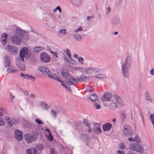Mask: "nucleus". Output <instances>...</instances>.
I'll return each mask as SVG.
<instances>
[{
	"label": "nucleus",
	"mask_w": 154,
	"mask_h": 154,
	"mask_svg": "<svg viewBox=\"0 0 154 154\" xmlns=\"http://www.w3.org/2000/svg\"><path fill=\"white\" fill-rule=\"evenodd\" d=\"M62 75L66 80V83L69 85H75L77 82L76 80L74 77L71 76L66 70H63L62 71Z\"/></svg>",
	"instance_id": "f257e3e1"
},
{
	"label": "nucleus",
	"mask_w": 154,
	"mask_h": 154,
	"mask_svg": "<svg viewBox=\"0 0 154 154\" xmlns=\"http://www.w3.org/2000/svg\"><path fill=\"white\" fill-rule=\"evenodd\" d=\"M38 135V132L34 131L30 134H25L24 135V139L27 143H29L37 139Z\"/></svg>",
	"instance_id": "f03ea898"
},
{
	"label": "nucleus",
	"mask_w": 154,
	"mask_h": 154,
	"mask_svg": "<svg viewBox=\"0 0 154 154\" xmlns=\"http://www.w3.org/2000/svg\"><path fill=\"white\" fill-rule=\"evenodd\" d=\"M121 102V98L118 96L115 95L112 97L111 102L109 105V108L111 109H114L117 108V104Z\"/></svg>",
	"instance_id": "7ed1b4c3"
},
{
	"label": "nucleus",
	"mask_w": 154,
	"mask_h": 154,
	"mask_svg": "<svg viewBox=\"0 0 154 154\" xmlns=\"http://www.w3.org/2000/svg\"><path fill=\"white\" fill-rule=\"evenodd\" d=\"M38 70L43 74L47 75L50 77L56 79H57L58 75L57 74H53L51 73L48 69L43 66H40L38 67Z\"/></svg>",
	"instance_id": "20e7f679"
},
{
	"label": "nucleus",
	"mask_w": 154,
	"mask_h": 154,
	"mask_svg": "<svg viewBox=\"0 0 154 154\" xmlns=\"http://www.w3.org/2000/svg\"><path fill=\"white\" fill-rule=\"evenodd\" d=\"M122 131L124 135L127 136H130L133 134L132 128L130 126L128 125L124 126Z\"/></svg>",
	"instance_id": "39448f33"
},
{
	"label": "nucleus",
	"mask_w": 154,
	"mask_h": 154,
	"mask_svg": "<svg viewBox=\"0 0 154 154\" xmlns=\"http://www.w3.org/2000/svg\"><path fill=\"white\" fill-rule=\"evenodd\" d=\"M129 149L137 152H142L143 151L142 147L138 143H133L131 144L129 146Z\"/></svg>",
	"instance_id": "423d86ee"
},
{
	"label": "nucleus",
	"mask_w": 154,
	"mask_h": 154,
	"mask_svg": "<svg viewBox=\"0 0 154 154\" xmlns=\"http://www.w3.org/2000/svg\"><path fill=\"white\" fill-rule=\"evenodd\" d=\"M28 51V49L26 47H24L22 48L20 52V57L21 58V60H23V57H25L26 58L29 57Z\"/></svg>",
	"instance_id": "0eeeda50"
},
{
	"label": "nucleus",
	"mask_w": 154,
	"mask_h": 154,
	"mask_svg": "<svg viewBox=\"0 0 154 154\" xmlns=\"http://www.w3.org/2000/svg\"><path fill=\"white\" fill-rule=\"evenodd\" d=\"M99 69L91 67H86L85 69L84 72L85 73L89 74L90 73H97L98 72L101 71Z\"/></svg>",
	"instance_id": "6e6552de"
},
{
	"label": "nucleus",
	"mask_w": 154,
	"mask_h": 154,
	"mask_svg": "<svg viewBox=\"0 0 154 154\" xmlns=\"http://www.w3.org/2000/svg\"><path fill=\"white\" fill-rule=\"evenodd\" d=\"M11 41L13 44L18 45L20 43V36L19 34H16L12 37Z\"/></svg>",
	"instance_id": "1a4fd4ad"
},
{
	"label": "nucleus",
	"mask_w": 154,
	"mask_h": 154,
	"mask_svg": "<svg viewBox=\"0 0 154 154\" xmlns=\"http://www.w3.org/2000/svg\"><path fill=\"white\" fill-rule=\"evenodd\" d=\"M5 119L6 120L8 125L9 127L12 126L13 124H16L19 122V119H13L11 120H10L9 118L7 116L5 117Z\"/></svg>",
	"instance_id": "9d476101"
},
{
	"label": "nucleus",
	"mask_w": 154,
	"mask_h": 154,
	"mask_svg": "<svg viewBox=\"0 0 154 154\" xmlns=\"http://www.w3.org/2000/svg\"><path fill=\"white\" fill-rule=\"evenodd\" d=\"M24 60H21L20 59H18L16 60V64L17 66L19 67L21 71H24L25 70V66L23 64Z\"/></svg>",
	"instance_id": "9b49d317"
},
{
	"label": "nucleus",
	"mask_w": 154,
	"mask_h": 154,
	"mask_svg": "<svg viewBox=\"0 0 154 154\" xmlns=\"http://www.w3.org/2000/svg\"><path fill=\"white\" fill-rule=\"evenodd\" d=\"M127 62L128 58H126L125 61V64H123L122 66V70L123 72L124 75L125 77H128V70L126 67L127 66Z\"/></svg>",
	"instance_id": "f8f14e48"
},
{
	"label": "nucleus",
	"mask_w": 154,
	"mask_h": 154,
	"mask_svg": "<svg viewBox=\"0 0 154 154\" xmlns=\"http://www.w3.org/2000/svg\"><path fill=\"white\" fill-rule=\"evenodd\" d=\"M112 98L111 94L108 92H106L104 94L101 98V100L103 102L109 101Z\"/></svg>",
	"instance_id": "ddd939ff"
},
{
	"label": "nucleus",
	"mask_w": 154,
	"mask_h": 154,
	"mask_svg": "<svg viewBox=\"0 0 154 154\" xmlns=\"http://www.w3.org/2000/svg\"><path fill=\"white\" fill-rule=\"evenodd\" d=\"M41 60L44 62L48 63L50 60V58L49 56L45 53H42L41 55Z\"/></svg>",
	"instance_id": "4468645a"
},
{
	"label": "nucleus",
	"mask_w": 154,
	"mask_h": 154,
	"mask_svg": "<svg viewBox=\"0 0 154 154\" xmlns=\"http://www.w3.org/2000/svg\"><path fill=\"white\" fill-rule=\"evenodd\" d=\"M11 60V58L8 56L5 55L4 59V63L5 67L9 66L10 64V61Z\"/></svg>",
	"instance_id": "2eb2a0df"
},
{
	"label": "nucleus",
	"mask_w": 154,
	"mask_h": 154,
	"mask_svg": "<svg viewBox=\"0 0 154 154\" xmlns=\"http://www.w3.org/2000/svg\"><path fill=\"white\" fill-rule=\"evenodd\" d=\"M22 133L21 131L18 130H16L15 132V137L18 140H21L23 139Z\"/></svg>",
	"instance_id": "dca6fc26"
},
{
	"label": "nucleus",
	"mask_w": 154,
	"mask_h": 154,
	"mask_svg": "<svg viewBox=\"0 0 154 154\" xmlns=\"http://www.w3.org/2000/svg\"><path fill=\"white\" fill-rule=\"evenodd\" d=\"M93 125L94 132L98 134L100 133L101 132V130L100 128V125L98 123H94L93 124Z\"/></svg>",
	"instance_id": "f3484780"
},
{
	"label": "nucleus",
	"mask_w": 154,
	"mask_h": 154,
	"mask_svg": "<svg viewBox=\"0 0 154 154\" xmlns=\"http://www.w3.org/2000/svg\"><path fill=\"white\" fill-rule=\"evenodd\" d=\"M7 50L11 53L16 54L18 52L17 48L16 47H13L11 45L7 46Z\"/></svg>",
	"instance_id": "a211bd4d"
},
{
	"label": "nucleus",
	"mask_w": 154,
	"mask_h": 154,
	"mask_svg": "<svg viewBox=\"0 0 154 154\" xmlns=\"http://www.w3.org/2000/svg\"><path fill=\"white\" fill-rule=\"evenodd\" d=\"M90 97L91 100L94 102H99L98 97L94 93L90 94Z\"/></svg>",
	"instance_id": "6ab92c4d"
},
{
	"label": "nucleus",
	"mask_w": 154,
	"mask_h": 154,
	"mask_svg": "<svg viewBox=\"0 0 154 154\" xmlns=\"http://www.w3.org/2000/svg\"><path fill=\"white\" fill-rule=\"evenodd\" d=\"M112 128V125L110 123H107L104 125L103 129L104 131H109Z\"/></svg>",
	"instance_id": "aec40b11"
},
{
	"label": "nucleus",
	"mask_w": 154,
	"mask_h": 154,
	"mask_svg": "<svg viewBox=\"0 0 154 154\" xmlns=\"http://www.w3.org/2000/svg\"><path fill=\"white\" fill-rule=\"evenodd\" d=\"M83 123L88 128V132L89 133L91 132L92 131V129L91 127V124L89 122L88 120L86 119H84L83 120Z\"/></svg>",
	"instance_id": "412c9836"
},
{
	"label": "nucleus",
	"mask_w": 154,
	"mask_h": 154,
	"mask_svg": "<svg viewBox=\"0 0 154 154\" xmlns=\"http://www.w3.org/2000/svg\"><path fill=\"white\" fill-rule=\"evenodd\" d=\"M7 34L6 33H3L2 36L1 38V41L2 42V43L3 44H5L7 41Z\"/></svg>",
	"instance_id": "4be33fe9"
},
{
	"label": "nucleus",
	"mask_w": 154,
	"mask_h": 154,
	"mask_svg": "<svg viewBox=\"0 0 154 154\" xmlns=\"http://www.w3.org/2000/svg\"><path fill=\"white\" fill-rule=\"evenodd\" d=\"M7 71L9 72H15L17 71V70L13 66H9L7 69Z\"/></svg>",
	"instance_id": "5701e85b"
},
{
	"label": "nucleus",
	"mask_w": 154,
	"mask_h": 154,
	"mask_svg": "<svg viewBox=\"0 0 154 154\" xmlns=\"http://www.w3.org/2000/svg\"><path fill=\"white\" fill-rule=\"evenodd\" d=\"M36 150V148L32 149H28L26 150V153L27 154H35Z\"/></svg>",
	"instance_id": "b1692460"
},
{
	"label": "nucleus",
	"mask_w": 154,
	"mask_h": 154,
	"mask_svg": "<svg viewBox=\"0 0 154 154\" xmlns=\"http://www.w3.org/2000/svg\"><path fill=\"white\" fill-rule=\"evenodd\" d=\"M56 79L58 82H61V85L63 86V87L65 88L66 90L69 91H71L70 88L67 87L64 84L63 82L58 78V76L57 77V79Z\"/></svg>",
	"instance_id": "393cba45"
},
{
	"label": "nucleus",
	"mask_w": 154,
	"mask_h": 154,
	"mask_svg": "<svg viewBox=\"0 0 154 154\" xmlns=\"http://www.w3.org/2000/svg\"><path fill=\"white\" fill-rule=\"evenodd\" d=\"M43 48L42 47H37L33 48V51L34 52L38 53L40 51L43 50Z\"/></svg>",
	"instance_id": "a878e982"
},
{
	"label": "nucleus",
	"mask_w": 154,
	"mask_h": 154,
	"mask_svg": "<svg viewBox=\"0 0 154 154\" xmlns=\"http://www.w3.org/2000/svg\"><path fill=\"white\" fill-rule=\"evenodd\" d=\"M149 94L148 92H146L145 93V98L147 100L149 101L150 102H152V99L149 97Z\"/></svg>",
	"instance_id": "bb28decb"
},
{
	"label": "nucleus",
	"mask_w": 154,
	"mask_h": 154,
	"mask_svg": "<svg viewBox=\"0 0 154 154\" xmlns=\"http://www.w3.org/2000/svg\"><path fill=\"white\" fill-rule=\"evenodd\" d=\"M74 37L77 41H80L82 39V37L80 35L78 34H75Z\"/></svg>",
	"instance_id": "cd10ccee"
},
{
	"label": "nucleus",
	"mask_w": 154,
	"mask_h": 154,
	"mask_svg": "<svg viewBox=\"0 0 154 154\" xmlns=\"http://www.w3.org/2000/svg\"><path fill=\"white\" fill-rule=\"evenodd\" d=\"M27 79H31L33 81H34L35 80V78L32 75L27 74V76H26Z\"/></svg>",
	"instance_id": "c85d7f7f"
},
{
	"label": "nucleus",
	"mask_w": 154,
	"mask_h": 154,
	"mask_svg": "<svg viewBox=\"0 0 154 154\" xmlns=\"http://www.w3.org/2000/svg\"><path fill=\"white\" fill-rule=\"evenodd\" d=\"M95 77L98 79H104L106 77V76L103 74H100L97 75Z\"/></svg>",
	"instance_id": "c756f323"
},
{
	"label": "nucleus",
	"mask_w": 154,
	"mask_h": 154,
	"mask_svg": "<svg viewBox=\"0 0 154 154\" xmlns=\"http://www.w3.org/2000/svg\"><path fill=\"white\" fill-rule=\"evenodd\" d=\"M150 119L152 124L153 126L154 127V115L153 114H151L149 116Z\"/></svg>",
	"instance_id": "7c9ffc66"
},
{
	"label": "nucleus",
	"mask_w": 154,
	"mask_h": 154,
	"mask_svg": "<svg viewBox=\"0 0 154 154\" xmlns=\"http://www.w3.org/2000/svg\"><path fill=\"white\" fill-rule=\"evenodd\" d=\"M50 154H57V152H56L54 148L50 149Z\"/></svg>",
	"instance_id": "2f4dec72"
},
{
	"label": "nucleus",
	"mask_w": 154,
	"mask_h": 154,
	"mask_svg": "<svg viewBox=\"0 0 154 154\" xmlns=\"http://www.w3.org/2000/svg\"><path fill=\"white\" fill-rule=\"evenodd\" d=\"M35 121L36 123L39 125L42 124L43 123L42 121L38 119H35Z\"/></svg>",
	"instance_id": "473e14b6"
},
{
	"label": "nucleus",
	"mask_w": 154,
	"mask_h": 154,
	"mask_svg": "<svg viewBox=\"0 0 154 154\" xmlns=\"http://www.w3.org/2000/svg\"><path fill=\"white\" fill-rule=\"evenodd\" d=\"M97 103L98 102H94V106L96 109H99L100 108V106L99 104Z\"/></svg>",
	"instance_id": "72a5a7b5"
},
{
	"label": "nucleus",
	"mask_w": 154,
	"mask_h": 154,
	"mask_svg": "<svg viewBox=\"0 0 154 154\" xmlns=\"http://www.w3.org/2000/svg\"><path fill=\"white\" fill-rule=\"evenodd\" d=\"M83 60L84 59L82 57H79L78 61L81 64H82L84 63Z\"/></svg>",
	"instance_id": "f704fd0d"
},
{
	"label": "nucleus",
	"mask_w": 154,
	"mask_h": 154,
	"mask_svg": "<svg viewBox=\"0 0 154 154\" xmlns=\"http://www.w3.org/2000/svg\"><path fill=\"white\" fill-rule=\"evenodd\" d=\"M66 30L65 29H63L61 30H60L59 32L60 33L62 34H65L66 33Z\"/></svg>",
	"instance_id": "c9c22d12"
},
{
	"label": "nucleus",
	"mask_w": 154,
	"mask_h": 154,
	"mask_svg": "<svg viewBox=\"0 0 154 154\" xmlns=\"http://www.w3.org/2000/svg\"><path fill=\"white\" fill-rule=\"evenodd\" d=\"M119 147L120 148L122 149H123L125 148V146L123 143H121L119 144Z\"/></svg>",
	"instance_id": "e433bc0d"
},
{
	"label": "nucleus",
	"mask_w": 154,
	"mask_h": 154,
	"mask_svg": "<svg viewBox=\"0 0 154 154\" xmlns=\"http://www.w3.org/2000/svg\"><path fill=\"white\" fill-rule=\"evenodd\" d=\"M41 106L45 107L47 109L48 108V107L46 108V107H47V105L45 102H43L41 103Z\"/></svg>",
	"instance_id": "4c0bfd02"
},
{
	"label": "nucleus",
	"mask_w": 154,
	"mask_h": 154,
	"mask_svg": "<svg viewBox=\"0 0 154 154\" xmlns=\"http://www.w3.org/2000/svg\"><path fill=\"white\" fill-rule=\"evenodd\" d=\"M47 139L48 140L50 141H52V140L53 138L52 136L51 135V133L49 134V136H47Z\"/></svg>",
	"instance_id": "58836bf2"
},
{
	"label": "nucleus",
	"mask_w": 154,
	"mask_h": 154,
	"mask_svg": "<svg viewBox=\"0 0 154 154\" xmlns=\"http://www.w3.org/2000/svg\"><path fill=\"white\" fill-rule=\"evenodd\" d=\"M20 76L25 79L26 78V76H27V74H25L22 73H21L20 74Z\"/></svg>",
	"instance_id": "ea45409f"
},
{
	"label": "nucleus",
	"mask_w": 154,
	"mask_h": 154,
	"mask_svg": "<svg viewBox=\"0 0 154 154\" xmlns=\"http://www.w3.org/2000/svg\"><path fill=\"white\" fill-rule=\"evenodd\" d=\"M66 53L67 55L69 57V58H71V54L70 53V51L68 49H67L66 50Z\"/></svg>",
	"instance_id": "a19ab883"
},
{
	"label": "nucleus",
	"mask_w": 154,
	"mask_h": 154,
	"mask_svg": "<svg viewBox=\"0 0 154 154\" xmlns=\"http://www.w3.org/2000/svg\"><path fill=\"white\" fill-rule=\"evenodd\" d=\"M58 10L60 12H61V9L59 6H57L56 8L54 10L53 12H55L56 11Z\"/></svg>",
	"instance_id": "79ce46f5"
},
{
	"label": "nucleus",
	"mask_w": 154,
	"mask_h": 154,
	"mask_svg": "<svg viewBox=\"0 0 154 154\" xmlns=\"http://www.w3.org/2000/svg\"><path fill=\"white\" fill-rule=\"evenodd\" d=\"M50 53L51 54L53 55L55 57H58V56L57 55V53L56 52H55L53 51H50Z\"/></svg>",
	"instance_id": "37998d69"
},
{
	"label": "nucleus",
	"mask_w": 154,
	"mask_h": 154,
	"mask_svg": "<svg viewBox=\"0 0 154 154\" xmlns=\"http://www.w3.org/2000/svg\"><path fill=\"white\" fill-rule=\"evenodd\" d=\"M82 29L81 27H79V28L77 29H75L74 30L75 32H78L82 31Z\"/></svg>",
	"instance_id": "c03bdc74"
},
{
	"label": "nucleus",
	"mask_w": 154,
	"mask_h": 154,
	"mask_svg": "<svg viewBox=\"0 0 154 154\" xmlns=\"http://www.w3.org/2000/svg\"><path fill=\"white\" fill-rule=\"evenodd\" d=\"M51 114H52V115L53 116H54L55 118L56 117V112L53 110H52L51 111Z\"/></svg>",
	"instance_id": "a18cd8bd"
},
{
	"label": "nucleus",
	"mask_w": 154,
	"mask_h": 154,
	"mask_svg": "<svg viewBox=\"0 0 154 154\" xmlns=\"http://www.w3.org/2000/svg\"><path fill=\"white\" fill-rule=\"evenodd\" d=\"M69 59L70 62H69V64H70V63H71L72 64H75V62L74 60L72 59L71 58Z\"/></svg>",
	"instance_id": "49530a36"
},
{
	"label": "nucleus",
	"mask_w": 154,
	"mask_h": 154,
	"mask_svg": "<svg viewBox=\"0 0 154 154\" xmlns=\"http://www.w3.org/2000/svg\"><path fill=\"white\" fill-rule=\"evenodd\" d=\"M135 140L137 142H139V141H140V139L139 137L138 136H136L135 138Z\"/></svg>",
	"instance_id": "de8ad7c7"
},
{
	"label": "nucleus",
	"mask_w": 154,
	"mask_h": 154,
	"mask_svg": "<svg viewBox=\"0 0 154 154\" xmlns=\"http://www.w3.org/2000/svg\"><path fill=\"white\" fill-rule=\"evenodd\" d=\"M81 78L82 80H84L86 79V77L84 74H82L81 76Z\"/></svg>",
	"instance_id": "09e8293b"
},
{
	"label": "nucleus",
	"mask_w": 154,
	"mask_h": 154,
	"mask_svg": "<svg viewBox=\"0 0 154 154\" xmlns=\"http://www.w3.org/2000/svg\"><path fill=\"white\" fill-rule=\"evenodd\" d=\"M126 115L124 113H122L121 115V118L122 119H124L126 117Z\"/></svg>",
	"instance_id": "8fccbe9b"
},
{
	"label": "nucleus",
	"mask_w": 154,
	"mask_h": 154,
	"mask_svg": "<svg viewBox=\"0 0 154 154\" xmlns=\"http://www.w3.org/2000/svg\"><path fill=\"white\" fill-rule=\"evenodd\" d=\"M64 60L66 62L68 63L69 64V62H70L69 60L68 59V58L67 57H64Z\"/></svg>",
	"instance_id": "3c124183"
},
{
	"label": "nucleus",
	"mask_w": 154,
	"mask_h": 154,
	"mask_svg": "<svg viewBox=\"0 0 154 154\" xmlns=\"http://www.w3.org/2000/svg\"><path fill=\"white\" fill-rule=\"evenodd\" d=\"M128 140L131 142H133L134 141V138L132 137H129L128 138Z\"/></svg>",
	"instance_id": "603ef678"
},
{
	"label": "nucleus",
	"mask_w": 154,
	"mask_h": 154,
	"mask_svg": "<svg viewBox=\"0 0 154 154\" xmlns=\"http://www.w3.org/2000/svg\"><path fill=\"white\" fill-rule=\"evenodd\" d=\"M117 154H125L124 152L122 150H119Z\"/></svg>",
	"instance_id": "864d4df0"
},
{
	"label": "nucleus",
	"mask_w": 154,
	"mask_h": 154,
	"mask_svg": "<svg viewBox=\"0 0 154 154\" xmlns=\"http://www.w3.org/2000/svg\"><path fill=\"white\" fill-rule=\"evenodd\" d=\"M38 147L40 148V149H40V150L43 149L44 148L43 146L42 145H38Z\"/></svg>",
	"instance_id": "5fc2aeb1"
},
{
	"label": "nucleus",
	"mask_w": 154,
	"mask_h": 154,
	"mask_svg": "<svg viewBox=\"0 0 154 154\" xmlns=\"http://www.w3.org/2000/svg\"><path fill=\"white\" fill-rule=\"evenodd\" d=\"M150 74L152 75H154V69H152L150 71Z\"/></svg>",
	"instance_id": "6e6d98bb"
},
{
	"label": "nucleus",
	"mask_w": 154,
	"mask_h": 154,
	"mask_svg": "<svg viewBox=\"0 0 154 154\" xmlns=\"http://www.w3.org/2000/svg\"><path fill=\"white\" fill-rule=\"evenodd\" d=\"M24 94L26 95H28L29 94V93L27 91H24Z\"/></svg>",
	"instance_id": "4d7b16f0"
},
{
	"label": "nucleus",
	"mask_w": 154,
	"mask_h": 154,
	"mask_svg": "<svg viewBox=\"0 0 154 154\" xmlns=\"http://www.w3.org/2000/svg\"><path fill=\"white\" fill-rule=\"evenodd\" d=\"M30 96L32 98H34L35 97V96L34 94H30Z\"/></svg>",
	"instance_id": "13d9d810"
},
{
	"label": "nucleus",
	"mask_w": 154,
	"mask_h": 154,
	"mask_svg": "<svg viewBox=\"0 0 154 154\" xmlns=\"http://www.w3.org/2000/svg\"><path fill=\"white\" fill-rule=\"evenodd\" d=\"M73 56L75 58H77L78 57V55L76 54H74L73 55Z\"/></svg>",
	"instance_id": "bf43d9fd"
},
{
	"label": "nucleus",
	"mask_w": 154,
	"mask_h": 154,
	"mask_svg": "<svg viewBox=\"0 0 154 154\" xmlns=\"http://www.w3.org/2000/svg\"><path fill=\"white\" fill-rule=\"evenodd\" d=\"M45 130L46 131H48L49 133V134H50V133H50V132L49 131V130L48 129H46Z\"/></svg>",
	"instance_id": "052dcab7"
},
{
	"label": "nucleus",
	"mask_w": 154,
	"mask_h": 154,
	"mask_svg": "<svg viewBox=\"0 0 154 154\" xmlns=\"http://www.w3.org/2000/svg\"><path fill=\"white\" fill-rule=\"evenodd\" d=\"M91 17L90 16H88L87 17V19L88 20H89V19Z\"/></svg>",
	"instance_id": "680f3d73"
},
{
	"label": "nucleus",
	"mask_w": 154,
	"mask_h": 154,
	"mask_svg": "<svg viewBox=\"0 0 154 154\" xmlns=\"http://www.w3.org/2000/svg\"><path fill=\"white\" fill-rule=\"evenodd\" d=\"M88 91L89 92H91L92 91V88L91 87L90 88V89L89 90L88 89Z\"/></svg>",
	"instance_id": "e2e57ef3"
},
{
	"label": "nucleus",
	"mask_w": 154,
	"mask_h": 154,
	"mask_svg": "<svg viewBox=\"0 0 154 154\" xmlns=\"http://www.w3.org/2000/svg\"><path fill=\"white\" fill-rule=\"evenodd\" d=\"M107 10L109 12L110 11V8L109 7H108L107 8Z\"/></svg>",
	"instance_id": "0e129e2a"
},
{
	"label": "nucleus",
	"mask_w": 154,
	"mask_h": 154,
	"mask_svg": "<svg viewBox=\"0 0 154 154\" xmlns=\"http://www.w3.org/2000/svg\"><path fill=\"white\" fill-rule=\"evenodd\" d=\"M112 121L113 122H115L116 121V119H113L112 120Z\"/></svg>",
	"instance_id": "69168bd1"
},
{
	"label": "nucleus",
	"mask_w": 154,
	"mask_h": 154,
	"mask_svg": "<svg viewBox=\"0 0 154 154\" xmlns=\"http://www.w3.org/2000/svg\"><path fill=\"white\" fill-rule=\"evenodd\" d=\"M118 32H115L114 33V34L115 35H116L117 34H118Z\"/></svg>",
	"instance_id": "338daca9"
}]
</instances>
